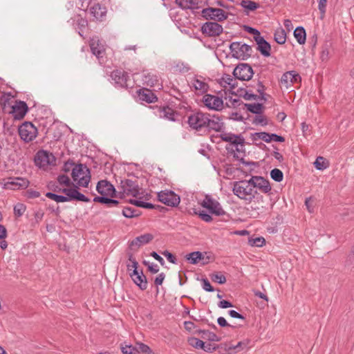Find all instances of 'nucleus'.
Segmentation results:
<instances>
[{
	"instance_id": "34",
	"label": "nucleus",
	"mask_w": 354,
	"mask_h": 354,
	"mask_svg": "<svg viewBox=\"0 0 354 354\" xmlns=\"http://www.w3.org/2000/svg\"><path fill=\"white\" fill-rule=\"evenodd\" d=\"M109 196H95L93 198V201L95 203H104L108 205V207L116 206L118 204V201L117 200L109 198Z\"/></svg>"
},
{
	"instance_id": "8",
	"label": "nucleus",
	"mask_w": 354,
	"mask_h": 354,
	"mask_svg": "<svg viewBox=\"0 0 354 354\" xmlns=\"http://www.w3.org/2000/svg\"><path fill=\"white\" fill-rule=\"evenodd\" d=\"M201 205L202 207L207 209L210 213L216 216H223L225 214L221 204L208 195L205 196Z\"/></svg>"
},
{
	"instance_id": "50",
	"label": "nucleus",
	"mask_w": 354,
	"mask_h": 354,
	"mask_svg": "<svg viewBox=\"0 0 354 354\" xmlns=\"http://www.w3.org/2000/svg\"><path fill=\"white\" fill-rule=\"evenodd\" d=\"M249 242L250 245L252 246L261 247L265 244L266 241L263 237H257L255 239H250Z\"/></svg>"
},
{
	"instance_id": "32",
	"label": "nucleus",
	"mask_w": 354,
	"mask_h": 354,
	"mask_svg": "<svg viewBox=\"0 0 354 354\" xmlns=\"http://www.w3.org/2000/svg\"><path fill=\"white\" fill-rule=\"evenodd\" d=\"M128 261L127 262V268L129 272L132 271L131 273L136 274L138 271V263L136 258L131 253H128Z\"/></svg>"
},
{
	"instance_id": "48",
	"label": "nucleus",
	"mask_w": 354,
	"mask_h": 354,
	"mask_svg": "<svg viewBox=\"0 0 354 354\" xmlns=\"http://www.w3.org/2000/svg\"><path fill=\"white\" fill-rule=\"evenodd\" d=\"M255 139H260L266 142H271V133H268L266 132H259L255 133Z\"/></svg>"
},
{
	"instance_id": "26",
	"label": "nucleus",
	"mask_w": 354,
	"mask_h": 354,
	"mask_svg": "<svg viewBox=\"0 0 354 354\" xmlns=\"http://www.w3.org/2000/svg\"><path fill=\"white\" fill-rule=\"evenodd\" d=\"M90 48L92 53L97 58L102 57L105 48L97 37H93L90 40Z\"/></svg>"
},
{
	"instance_id": "56",
	"label": "nucleus",
	"mask_w": 354,
	"mask_h": 354,
	"mask_svg": "<svg viewBox=\"0 0 354 354\" xmlns=\"http://www.w3.org/2000/svg\"><path fill=\"white\" fill-rule=\"evenodd\" d=\"M198 215L199 217L205 222L209 223L212 221V216L205 212V211L200 212Z\"/></svg>"
},
{
	"instance_id": "13",
	"label": "nucleus",
	"mask_w": 354,
	"mask_h": 354,
	"mask_svg": "<svg viewBox=\"0 0 354 354\" xmlns=\"http://www.w3.org/2000/svg\"><path fill=\"white\" fill-rule=\"evenodd\" d=\"M301 77L298 73L295 71H290L284 73L280 80V84L286 88H290L294 84L299 83Z\"/></svg>"
},
{
	"instance_id": "1",
	"label": "nucleus",
	"mask_w": 354,
	"mask_h": 354,
	"mask_svg": "<svg viewBox=\"0 0 354 354\" xmlns=\"http://www.w3.org/2000/svg\"><path fill=\"white\" fill-rule=\"evenodd\" d=\"M72 166L71 176L75 183V187H88L91 178L90 169L85 165H75L73 162H67L64 165V171H69Z\"/></svg>"
},
{
	"instance_id": "37",
	"label": "nucleus",
	"mask_w": 354,
	"mask_h": 354,
	"mask_svg": "<svg viewBox=\"0 0 354 354\" xmlns=\"http://www.w3.org/2000/svg\"><path fill=\"white\" fill-rule=\"evenodd\" d=\"M195 333L203 334V337H206L212 342H219L221 340V338L218 337L215 333L208 330H196Z\"/></svg>"
},
{
	"instance_id": "57",
	"label": "nucleus",
	"mask_w": 354,
	"mask_h": 354,
	"mask_svg": "<svg viewBox=\"0 0 354 354\" xmlns=\"http://www.w3.org/2000/svg\"><path fill=\"white\" fill-rule=\"evenodd\" d=\"M222 81L224 83L228 84L230 88H233L234 87V80L230 75H226L225 76L223 77Z\"/></svg>"
},
{
	"instance_id": "3",
	"label": "nucleus",
	"mask_w": 354,
	"mask_h": 354,
	"mask_svg": "<svg viewBox=\"0 0 354 354\" xmlns=\"http://www.w3.org/2000/svg\"><path fill=\"white\" fill-rule=\"evenodd\" d=\"M119 194L121 197H137L140 194V187L136 181L130 179L121 180L118 187Z\"/></svg>"
},
{
	"instance_id": "61",
	"label": "nucleus",
	"mask_w": 354,
	"mask_h": 354,
	"mask_svg": "<svg viewBox=\"0 0 354 354\" xmlns=\"http://www.w3.org/2000/svg\"><path fill=\"white\" fill-rule=\"evenodd\" d=\"M165 278V274L163 272L160 273L155 279L154 283L156 286L162 285L164 279Z\"/></svg>"
},
{
	"instance_id": "31",
	"label": "nucleus",
	"mask_w": 354,
	"mask_h": 354,
	"mask_svg": "<svg viewBox=\"0 0 354 354\" xmlns=\"http://www.w3.org/2000/svg\"><path fill=\"white\" fill-rule=\"evenodd\" d=\"M191 84L192 86L194 87L196 91H199L201 93H204L207 91L208 85L202 77H194L192 79Z\"/></svg>"
},
{
	"instance_id": "64",
	"label": "nucleus",
	"mask_w": 354,
	"mask_h": 354,
	"mask_svg": "<svg viewBox=\"0 0 354 354\" xmlns=\"http://www.w3.org/2000/svg\"><path fill=\"white\" fill-rule=\"evenodd\" d=\"M228 313L230 315V317H232L233 318H236V319H242V320H245V317L242 315H241L240 313H239L238 312H236L234 310H230L228 312Z\"/></svg>"
},
{
	"instance_id": "21",
	"label": "nucleus",
	"mask_w": 354,
	"mask_h": 354,
	"mask_svg": "<svg viewBox=\"0 0 354 354\" xmlns=\"http://www.w3.org/2000/svg\"><path fill=\"white\" fill-rule=\"evenodd\" d=\"M28 185L29 181L28 179L19 177L10 178V180L5 184L6 188L10 189H26Z\"/></svg>"
},
{
	"instance_id": "52",
	"label": "nucleus",
	"mask_w": 354,
	"mask_h": 354,
	"mask_svg": "<svg viewBox=\"0 0 354 354\" xmlns=\"http://www.w3.org/2000/svg\"><path fill=\"white\" fill-rule=\"evenodd\" d=\"M254 123L256 124H261V125H266L268 124V121H267V118L261 115L260 114H258L255 116L254 119Z\"/></svg>"
},
{
	"instance_id": "11",
	"label": "nucleus",
	"mask_w": 354,
	"mask_h": 354,
	"mask_svg": "<svg viewBox=\"0 0 354 354\" xmlns=\"http://www.w3.org/2000/svg\"><path fill=\"white\" fill-rule=\"evenodd\" d=\"M77 187H78L75 188H64L62 189H59V190L55 189V191L64 193L65 194L64 198H66V202L72 201H78L86 203L90 202V199L88 198L78 192L77 189Z\"/></svg>"
},
{
	"instance_id": "25",
	"label": "nucleus",
	"mask_w": 354,
	"mask_h": 354,
	"mask_svg": "<svg viewBox=\"0 0 354 354\" xmlns=\"http://www.w3.org/2000/svg\"><path fill=\"white\" fill-rule=\"evenodd\" d=\"M254 39L257 44V50L265 57L270 55L271 47L268 42L261 36H254Z\"/></svg>"
},
{
	"instance_id": "5",
	"label": "nucleus",
	"mask_w": 354,
	"mask_h": 354,
	"mask_svg": "<svg viewBox=\"0 0 354 354\" xmlns=\"http://www.w3.org/2000/svg\"><path fill=\"white\" fill-rule=\"evenodd\" d=\"M201 16L206 20L223 21L227 18L228 13L221 8L209 6L201 10Z\"/></svg>"
},
{
	"instance_id": "58",
	"label": "nucleus",
	"mask_w": 354,
	"mask_h": 354,
	"mask_svg": "<svg viewBox=\"0 0 354 354\" xmlns=\"http://www.w3.org/2000/svg\"><path fill=\"white\" fill-rule=\"evenodd\" d=\"M202 283H203V288L205 290H206L207 292H213L214 291L213 287L212 286L209 281L207 279H203L202 280Z\"/></svg>"
},
{
	"instance_id": "36",
	"label": "nucleus",
	"mask_w": 354,
	"mask_h": 354,
	"mask_svg": "<svg viewBox=\"0 0 354 354\" xmlns=\"http://www.w3.org/2000/svg\"><path fill=\"white\" fill-rule=\"evenodd\" d=\"M274 40L279 44H283L286 41V33L284 29L279 28L274 32Z\"/></svg>"
},
{
	"instance_id": "27",
	"label": "nucleus",
	"mask_w": 354,
	"mask_h": 354,
	"mask_svg": "<svg viewBox=\"0 0 354 354\" xmlns=\"http://www.w3.org/2000/svg\"><path fill=\"white\" fill-rule=\"evenodd\" d=\"M222 140L230 142L234 145H239L244 143V139L238 135H235L230 133H222L220 136Z\"/></svg>"
},
{
	"instance_id": "18",
	"label": "nucleus",
	"mask_w": 354,
	"mask_h": 354,
	"mask_svg": "<svg viewBox=\"0 0 354 354\" xmlns=\"http://www.w3.org/2000/svg\"><path fill=\"white\" fill-rule=\"evenodd\" d=\"M96 189L100 195L110 197H113L115 192L113 185L107 180L99 181Z\"/></svg>"
},
{
	"instance_id": "22",
	"label": "nucleus",
	"mask_w": 354,
	"mask_h": 354,
	"mask_svg": "<svg viewBox=\"0 0 354 354\" xmlns=\"http://www.w3.org/2000/svg\"><path fill=\"white\" fill-rule=\"evenodd\" d=\"M12 113L15 119H22L28 111V106L23 101H16L15 104L12 106Z\"/></svg>"
},
{
	"instance_id": "30",
	"label": "nucleus",
	"mask_w": 354,
	"mask_h": 354,
	"mask_svg": "<svg viewBox=\"0 0 354 354\" xmlns=\"http://www.w3.org/2000/svg\"><path fill=\"white\" fill-rule=\"evenodd\" d=\"M90 14L97 20H101L105 16L106 10L104 7H102L99 3H93L90 8Z\"/></svg>"
},
{
	"instance_id": "43",
	"label": "nucleus",
	"mask_w": 354,
	"mask_h": 354,
	"mask_svg": "<svg viewBox=\"0 0 354 354\" xmlns=\"http://www.w3.org/2000/svg\"><path fill=\"white\" fill-rule=\"evenodd\" d=\"M225 95H227L226 92H225ZM230 94L231 95H229L228 97H227V96L225 97V100H227V98L229 99V102H226L227 106H239L240 100L237 97L236 95L234 94L233 93H230Z\"/></svg>"
},
{
	"instance_id": "10",
	"label": "nucleus",
	"mask_w": 354,
	"mask_h": 354,
	"mask_svg": "<svg viewBox=\"0 0 354 354\" xmlns=\"http://www.w3.org/2000/svg\"><path fill=\"white\" fill-rule=\"evenodd\" d=\"M158 198L161 203L171 207H176L180 203V197L173 191L165 190L158 193Z\"/></svg>"
},
{
	"instance_id": "35",
	"label": "nucleus",
	"mask_w": 354,
	"mask_h": 354,
	"mask_svg": "<svg viewBox=\"0 0 354 354\" xmlns=\"http://www.w3.org/2000/svg\"><path fill=\"white\" fill-rule=\"evenodd\" d=\"M120 348L122 354H140L138 348L126 342L120 344Z\"/></svg>"
},
{
	"instance_id": "4",
	"label": "nucleus",
	"mask_w": 354,
	"mask_h": 354,
	"mask_svg": "<svg viewBox=\"0 0 354 354\" xmlns=\"http://www.w3.org/2000/svg\"><path fill=\"white\" fill-rule=\"evenodd\" d=\"M230 49L232 57L239 59L245 60L251 56V46L241 41L232 42Z\"/></svg>"
},
{
	"instance_id": "47",
	"label": "nucleus",
	"mask_w": 354,
	"mask_h": 354,
	"mask_svg": "<svg viewBox=\"0 0 354 354\" xmlns=\"http://www.w3.org/2000/svg\"><path fill=\"white\" fill-rule=\"evenodd\" d=\"M26 206L22 203H17L14 207V214L15 216H21L26 211Z\"/></svg>"
},
{
	"instance_id": "55",
	"label": "nucleus",
	"mask_w": 354,
	"mask_h": 354,
	"mask_svg": "<svg viewBox=\"0 0 354 354\" xmlns=\"http://www.w3.org/2000/svg\"><path fill=\"white\" fill-rule=\"evenodd\" d=\"M214 281L217 282L220 284H223L226 282V278L223 274L216 273L214 274L212 277Z\"/></svg>"
},
{
	"instance_id": "39",
	"label": "nucleus",
	"mask_w": 354,
	"mask_h": 354,
	"mask_svg": "<svg viewBox=\"0 0 354 354\" xmlns=\"http://www.w3.org/2000/svg\"><path fill=\"white\" fill-rule=\"evenodd\" d=\"M314 165L315 168L318 170H324L329 166L328 161L322 156H318L316 158Z\"/></svg>"
},
{
	"instance_id": "51",
	"label": "nucleus",
	"mask_w": 354,
	"mask_h": 354,
	"mask_svg": "<svg viewBox=\"0 0 354 354\" xmlns=\"http://www.w3.org/2000/svg\"><path fill=\"white\" fill-rule=\"evenodd\" d=\"M143 263L147 266V268H148V270L153 273V274H156V273H158V271H159V266L154 263H150V262H148V261H144Z\"/></svg>"
},
{
	"instance_id": "29",
	"label": "nucleus",
	"mask_w": 354,
	"mask_h": 354,
	"mask_svg": "<svg viewBox=\"0 0 354 354\" xmlns=\"http://www.w3.org/2000/svg\"><path fill=\"white\" fill-rule=\"evenodd\" d=\"M129 274L134 283L138 286L141 290H144L147 289V281L142 271H141L140 273L137 271L136 274L129 273Z\"/></svg>"
},
{
	"instance_id": "41",
	"label": "nucleus",
	"mask_w": 354,
	"mask_h": 354,
	"mask_svg": "<svg viewBox=\"0 0 354 354\" xmlns=\"http://www.w3.org/2000/svg\"><path fill=\"white\" fill-rule=\"evenodd\" d=\"M245 106L248 111L257 115L261 113L263 110V105L259 103L245 104Z\"/></svg>"
},
{
	"instance_id": "40",
	"label": "nucleus",
	"mask_w": 354,
	"mask_h": 354,
	"mask_svg": "<svg viewBox=\"0 0 354 354\" xmlns=\"http://www.w3.org/2000/svg\"><path fill=\"white\" fill-rule=\"evenodd\" d=\"M188 342H189V345L192 346L193 347H194L196 348H201V349L204 350L205 351H207V349L205 348V343L202 340H201L196 337L189 338Z\"/></svg>"
},
{
	"instance_id": "17",
	"label": "nucleus",
	"mask_w": 354,
	"mask_h": 354,
	"mask_svg": "<svg viewBox=\"0 0 354 354\" xmlns=\"http://www.w3.org/2000/svg\"><path fill=\"white\" fill-rule=\"evenodd\" d=\"M111 79L115 84L121 87H128L129 76L127 73L122 70H114L111 74Z\"/></svg>"
},
{
	"instance_id": "7",
	"label": "nucleus",
	"mask_w": 354,
	"mask_h": 354,
	"mask_svg": "<svg viewBox=\"0 0 354 354\" xmlns=\"http://www.w3.org/2000/svg\"><path fill=\"white\" fill-rule=\"evenodd\" d=\"M55 161L54 155L44 150L39 151L35 158V165L44 170H46L49 166L54 165Z\"/></svg>"
},
{
	"instance_id": "49",
	"label": "nucleus",
	"mask_w": 354,
	"mask_h": 354,
	"mask_svg": "<svg viewBox=\"0 0 354 354\" xmlns=\"http://www.w3.org/2000/svg\"><path fill=\"white\" fill-rule=\"evenodd\" d=\"M137 344L138 346L140 353L141 352L143 354H155L148 345L141 342L138 343Z\"/></svg>"
},
{
	"instance_id": "53",
	"label": "nucleus",
	"mask_w": 354,
	"mask_h": 354,
	"mask_svg": "<svg viewBox=\"0 0 354 354\" xmlns=\"http://www.w3.org/2000/svg\"><path fill=\"white\" fill-rule=\"evenodd\" d=\"M319 58L322 62H326L327 61H328L330 56H329V50L328 49L327 47L322 48L321 53H320Z\"/></svg>"
},
{
	"instance_id": "9",
	"label": "nucleus",
	"mask_w": 354,
	"mask_h": 354,
	"mask_svg": "<svg viewBox=\"0 0 354 354\" xmlns=\"http://www.w3.org/2000/svg\"><path fill=\"white\" fill-rule=\"evenodd\" d=\"M207 116V113L202 112L193 113L188 118V124L189 127L194 129L201 130L205 128Z\"/></svg>"
},
{
	"instance_id": "38",
	"label": "nucleus",
	"mask_w": 354,
	"mask_h": 354,
	"mask_svg": "<svg viewBox=\"0 0 354 354\" xmlns=\"http://www.w3.org/2000/svg\"><path fill=\"white\" fill-rule=\"evenodd\" d=\"M186 259L192 264H196L200 260L203 259V255L201 252H193L186 255Z\"/></svg>"
},
{
	"instance_id": "24",
	"label": "nucleus",
	"mask_w": 354,
	"mask_h": 354,
	"mask_svg": "<svg viewBox=\"0 0 354 354\" xmlns=\"http://www.w3.org/2000/svg\"><path fill=\"white\" fill-rule=\"evenodd\" d=\"M153 239V236L150 233L144 234L137 236L133 239L129 245L131 249L134 248H139L140 247L150 243Z\"/></svg>"
},
{
	"instance_id": "28",
	"label": "nucleus",
	"mask_w": 354,
	"mask_h": 354,
	"mask_svg": "<svg viewBox=\"0 0 354 354\" xmlns=\"http://www.w3.org/2000/svg\"><path fill=\"white\" fill-rule=\"evenodd\" d=\"M138 97L140 100L147 103H152L157 100V97L149 89L142 88L138 92Z\"/></svg>"
},
{
	"instance_id": "19",
	"label": "nucleus",
	"mask_w": 354,
	"mask_h": 354,
	"mask_svg": "<svg viewBox=\"0 0 354 354\" xmlns=\"http://www.w3.org/2000/svg\"><path fill=\"white\" fill-rule=\"evenodd\" d=\"M250 180L254 185V189L259 188L262 192L266 194L269 193L271 190L269 181L261 176H252Z\"/></svg>"
},
{
	"instance_id": "44",
	"label": "nucleus",
	"mask_w": 354,
	"mask_h": 354,
	"mask_svg": "<svg viewBox=\"0 0 354 354\" xmlns=\"http://www.w3.org/2000/svg\"><path fill=\"white\" fill-rule=\"evenodd\" d=\"M122 214L127 218H133L139 215V212L133 207H124L122 209Z\"/></svg>"
},
{
	"instance_id": "16",
	"label": "nucleus",
	"mask_w": 354,
	"mask_h": 354,
	"mask_svg": "<svg viewBox=\"0 0 354 354\" xmlns=\"http://www.w3.org/2000/svg\"><path fill=\"white\" fill-rule=\"evenodd\" d=\"M142 84L149 87L160 88L162 86L159 77L153 73L143 71L141 75Z\"/></svg>"
},
{
	"instance_id": "46",
	"label": "nucleus",
	"mask_w": 354,
	"mask_h": 354,
	"mask_svg": "<svg viewBox=\"0 0 354 354\" xmlns=\"http://www.w3.org/2000/svg\"><path fill=\"white\" fill-rule=\"evenodd\" d=\"M46 196L51 200L55 201L57 203H64L66 202V198H64V196L57 195L54 193L47 192Z\"/></svg>"
},
{
	"instance_id": "59",
	"label": "nucleus",
	"mask_w": 354,
	"mask_h": 354,
	"mask_svg": "<svg viewBox=\"0 0 354 354\" xmlns=\"http://www.w3.org/2000/svg\"><path fill=\"white\" fill-rule=\"evenodd\" d=\"M327 0H319L318 4V8L322 15L326 13Z\"/></svg>"
},
{
	"instance_id": "6",
	"label": "nucleus",
	"mask_w": 354,
	"mask_h": 354,
	"mask_svg": "<svg viewBox=\"0 0 354 354\" xmlns=\"http://www.w3.org/2000/svg\"><path fill=\"white\" fill-rule=\"evenodd\" d=\"M20 138L26 142L32 141L37 136L38 131L36 127L30 122H25L19 127Z\"/></svg>"
},
{
	"instance_id": "15",
	"label": "nucleus",
	"mask_w": 354,
	"mask_h": 354,
	"mask_svg": "<svg viewBox=\"0 0 354 354\" xmlns=\"http://www.w3.org/2000/svg\"><path fill=\"white\" fill-rule=\"evenodd\" d=\"M223 27L216 22H205L201 28L202 32L209 37L218 36L223 32Z\"/></svg>"
},
{
	"instance_id": "2",
	"label": "nucleus",
	"mask_w": 354,
	"mask_h": 354,
	"mask_svg": "<svg viewBox=\"0 0 354 354\" xmlns=\"http://www.w3.org/2000/svg\"><path fill=\"white\" fill-rule=\"evenodd\" d=\"M232 191L234 195L246 203H250L257 195V191L254 189V185L250 180L234 182Z\"/></svg>"
},
{
	"instance_id": "45",
	"label": "nucleus",
	"mask_w": 354,
	"mask_h": 354,
	"mask_svg": "<svg viewBox=\"0 0 354 354\" xmlns=\"http://www.w3.org/2000/svg\"><path fill=\"white\" fill-rule=\"evenodd\" d=\"M271 178L276 182H281L283 180V172L279 169H273L270 171Z\"/></svg>"
},
{
	"instance_id": "20",
	"label": "nucleus",
	"mask_w": 354,
	"mask_h": 354,
	"mask_svg": "<svg viewBox=\"0 0 354 354\" xmlns=\"http://www.w3.org/2000/svg\"><path fill=\"white\" fill-rule=\"evenodd\" d=\"M156 113L159 118L170 121H176L178 113L169 106H160L156 109Z\"/></svg>"
},
{
	"instance_id": "60",
	"label": "nucleus",
	"mask_w": 354,
	"mask_h": 354,
	"mask_svg": "<svg viewBox=\"0 0 354 354\" xmlns=\"http://www.w3.org/2000/svg\"><path fill=\"white\" fill-rule=\"evenodd\" d=\"M162 254L167 258V259L171 263H176V257L169 252L165 251Z\"/></svg>"
},
{
	"instance_id": "14",
	"label": "nucleus",
	"mask_w": 354,
	"mask_h": 354,
	"mask_svg": "<svg viewBox=\"0 0 354 354\" xmlns=\"http://www.w3.org/2000/svg\"><path fill=\"white\" fill-rule=\"evenodd\" d=\"M233 74L239 80H249L253 75V71L248 64H241L234 68Z\"/></svg>"
},
{
	"instance_id": "42",
	"label": "nucleus",
	"mask_w": 354,
	"mask_h": 354,
	"mask_svg": "<svg viewBox=\"0 0 354 354\" xmlns=\"http://www.w3.org/2000/svg\"><path fill=\"white\" fill-rule=\"evenodd\" d=\"M241 6L247 10L253 11L259 8V4L251 0H243Z\"/></svg>"
},
{
	"instance_id": "23",
	"label": "nucleus",
	"mask_w": 354,
	"mask_h": 354,
	"mask_svg": "<svg viewBox=\"0 0 354 354\" xmlns=\"http://www.w3.org/2000/svg\"><path fill=\"white\" fill-rule=\"evenodd\" d=\"M205 128L208 130L220 131L223 128V122L219 117L216 115L211 116L209 114H208Z\"/></svg>"
},
{
	"instance_id": "12",
	"label": "nucleus",
	"mask_w": 354,
	"mask_h": 354,
	"mask_svg": "<svg viewBox=\"0 0 354 354\" xmlns=\"http://www.w3.org/2000/svg\"><path fill=\"white\" fill-rule=\"evenodd\" d=\"M203 102L209 109L221 111L223 108L222 97L211 94H205L203 97Z\"/></svg>"
},
{
	"instance_id": "63",
	"label": "nucleus",
	"mask_w": 354,
	"mask_h": 354,
	"mask_svg": "<svg viewBox=\"0 0 354 354\" xmlns=\"http://www.w3.org/2000/svg\"><path fill=\"white\" fill-rule=\"evenodd\" d=\"M175 2L182 9H188V0H175Z\"/></svg>"
},
{
	"instance_id": "62",
	"label": "nucleus",
	"mask_w": 354,
	"mask_h": 354,
	"mask_svg": "<svg viewBox=\"0 0 354 354\" xmlns=\"http://www.w3.org/2000/svg\"><path fill=\"white\" fill-rule=\"evenodd\" d=\"M301 126L303 135L304 136L306 137L310 134V126L306 122H302Z\"/></svg>"
},
{
	"instance_id": "54",
	"label": "nucleus",
	"mask_w": 354,
	"mask_h": 354,
	"mask_svg": "<svg viewBox=\"0 0 354 354\" xmlns=\"http://www.w3.org/2000/svg\"><path fill=\"white\" fill-rule=\"evenodd\" d=\"M57 181L62 185L70 186L71 180L66 175H59L57 178Z\"/></svg>"
},
{
	"instance_id": "33",
	"label": "nucleus",
	"mask_w": 354,
	"mask_h": 354,
	"mask_svg": "<svg viewBox=\"0 0 354 354\" xmlns=\"http://www.w3.org/2000/svg\"><path fill=\"white\" fill-rule=\"evenodd\" d=\"M294 36L299 44H304L306 42V34L303 27H297L294 30Z\"/></svg>"
}]
</instances>
